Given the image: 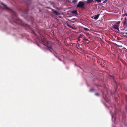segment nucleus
Returning a JSON list of instances; mask_svg holds the SVG:
<instances>
[{"instance_id": "nucleus-10", "label": "nucleus", "mask_w": 127, "mask_h": 127, "mask_svg": "<svg viewBox=\"0 0 127 127\" xmlns=\"http://www.w3.org/2000/svg\"><path fill=\"white\" fill-rule=\"evenodd\" d=\"M41 39L42 40V42H43V39H44V40L45 41V38H44V37L43 36H42V37H41Z\"/></svg>"}, {"instance_id": "nucleus-12", "label": "nucleus", "mask_w": 127, "mask_h": 127, "mask_svg": "<svg viewBox=\"0 0 127 127\" xmlns=\"http://www.w3.org/2000/svg\"><path fill=\"white\" fill-rule=\"evenodd\" d=\"M72 12L73 13H74L75 14H76V11H73Z\"/></svg>"}, {"instance_id": "nucleus-7", "label": "nucleus", "mask_w": 127, "mask_h": 127, "mask_svg": "<svg viewBox=\"0 0 127 127\" xmlns=\"http://www.w3.org/2000/svg\"><path fill=\"white\" fill-rule=\"evenodd\" d=\"M94 2L93 0H87V3H90Z\"/></svg>"}, {"instance_id": "nucleus-19", "label": "nucleus", "mask_w": 127, "mask_h": 127, "mask_svg": "<svg viewBox=\"0 0 127 127\" xmlns=\"http://www.w3.org/2000/svg\"><path fill=\"white\" fill-rule=\"evenodd\" d=\"M123 33L124 34H127V33H125V32H124V33Z\"/></svg>"}, {"instance_id": "nucleus-23", "label": "nucleus", "mask_w": 127, "mask_h": 127, "mask_svg": "<svg viewBox=\"0 0 127 127\" xmlns=\"http://www.w3.org/2000/svg\"><path fill=\"white\" fill-rule=\"evenodd\" d=\"M126 99L127 100V95L126 96Z\"/></svg>"}, {"instance_id": "nucleus-17", "label": "nucleus", "mask_w": 127, "mask_h": 127, "mask_svg": "<svg viewBox=\"0 0 127 127\" xmlns=\"http://www.w3.org/2000/svg\"><path fill=\"white\" fill-rule=\"evenodd\" d=\"M127 20V19L126 18H125V21H126Z\"/></svg>"}, {"instance_id": "nucleus-6", "label": "nucleus", "mask_w": 127, "mask_h": 127, "mask_svg": "<svg viewBox=\"0 0 127 127\" xmlns=\"http://www.w3.org/2000/svg\"><path fill=\"white\" fill-rule=\"evenodd\" d=\"M99 15H97L95 16L94 19L95 20H97L98 18Z\"/></svg>"}, {"instance_id": "nucleus-26", "label": "nucleus", "mask_w": 127, "mask_h": 127, "mask_svg": "<svg viewBox=\"0 0 127 127\" xmlns=\"http://www.w3.org/2000/svg\"><path fill=\"white\" fill-rule=\"evenodd\" d=\"M103 2L104 3V2Z\"/></svg>"}, {"instance_id": "nucleus-21", "label": "nucleus", "mask_w": 127, "mask_h": 127, "mask_svg": "<svg viewBox=\"0 0 127 127\" xmlns=\"http://www.w3.org/2000/svg\"><path fill=\"white\" fill-rule=\"evenodd\" d=\"M67 26H68V27H69V26H70V25H69V24H67Z\"/></svg>"}, {"instance_id": "nucleus-9", "label": "nucleus", "mask_w": 127, "mask_h": 127, "mask_svg": "<svg viewBox=\"0 0 127 127\" xmlns=\"http://www.w3.org/2000/svg\"><path fill=\"white\" fill-rule=\"evenodd\" d=\"M83 29L84 30L86 31H89V30L88 29L85 28H84Z\"/></svg>"}, {"instance_id": "nucleus-18", "label": "nucleus", "mask_w": 127, "mask_h": 127, "mask_svg": "<svg viewBox=\"0 0 127 127\" xmlns=\"http://www.w3.org/2000/svg\"><path fill=\"white\" fill-rule=\"evenodd\" d=\"M95 95H97V96H98V94H97V93H96L95 94Z\"/></svg>"}, {"instance_id": "nucleus-22", "label": "nucleus", "mask_w": 127, "mask_h": 127, "mask_svg": "<svg viewBox=\"0 0 127 127\" xmlns=\"http://www.w3.org/2000/svg\"><path fill=\"white\" fill-rule=\"evenodd\" d=\"M72 28V29H76L74 28L73 27V28Z\"/></svg>"}, {"instance_id": "nucleus-24", "label": "nucleus", "mask_w": 127, "mask_h": 127, "mask_svg": "<svg viewBox=\"0 0 127 127\" xmlns=\"http://www.w3.org/2000/svg\"><path fill=\"white\" fill-rule=\"evenodd\" d=\"M86 41H87L88 40L87 39H86Z\"/></svg>"}, {"instance_id": "nucleus-15", "label": "nucleus", "mask_w": 127, "mask_h": 127, "mask_svg": "<svg viewBox=\"0 0 127 127\" xmlns=\"http://www.w3.org/2000/svg\"><path fill=\"white\" fill-rule=\"evenodd\" d=\"M77 0H73L72 1V2H76V1Z\"/></svg>"}, {"instance_id": "nucleus-2", "label": "nucleus", "mask_w": 127, "mask_h": 127, "mask_svg": "<svg viewBox=\"0 0 127 127\" xmlns=\"http://www.w3.org/2000/svg\"><path fill=\"white\" fill-rule=\"evenodd\" d=\"M119 26V25L115 24L113 26V28L115 29H117L118 30H119V29L118 28V27Z\"/></svg>"}, {"instance_id": "nucleus-13", "label": "nucleus", "mask_w": 127, "mask_h": 127, "mask_svg": "<svg viewBox=\"0 0 127 127\" xmlns=\"http://www.w3.org/2000/svg\"><path fill=\"white\" fill-rule=\"evenodd\" d=\"M96 1H98V2H100L101 0H95Z\"/></svg>"}, {"instance_id": "nucleus-25", "label": "nucleus", "mask_w": 127, "mask_h": 127, "mask_svg": "<svg viewBox=\"0 0 127 127\" xmlns=\"http://www.w3.org/2000/svg\"><path fill=\"white\" fill-rule=\"evenodd\" d=\"M107 0H105V1H106Z\"/></svg>"}, {"instance_id": "nucleus-16", "label": "nucleus", "mask_w": 127, "mask_h": 127, "mask_svg": "<svg viewBox=\"0 0 127 127\" xmlns=\"http://www.w3.org/2000/svg\"><path fill=\"white\" fill-rule=\"evenodd\" d=\"M94 90L93 89H91L90 90V92H92Z\"/></svg>"}, {"instance_id": "nucleus-1", "label": "nucleus", "mask_w": 127, "mask_h": 127, "mask_svg": "<svg viewBox=\"0 0 127 127\" xmlns=\"http://www.w3.org/2000/svg\"><path fill=\"white\" fill-rule=\"evenodd\" d=\"M84 4L85 3L84 2L82 1H80L79 2L78 4L77 5V7L83 8V7Z\"/></svg>"}, {"instance_id": "nucleus-11", "label": "nucleus", "mask_w": 127, "mask_h": 127, "mask_svg": "<svg viewBox=\"0 0 127 127\" xmlns=\"http://www.w3.org/2000/svg\"><path fill=\"white\" fill-rule=\"evenodd\" d=\"M48 49L49 50H50V51H51L52 52V49L51 48V47H48Z\"/></svg>"}, {"instance_id": "nucleus-20", "label": "nucleus", "mask_w": 127, "mask_h": 127, "mask_svg": "<svg viewBox=\"0 0 127 127\" xmlns=\"http://www.w3.org/2000/svg\"><path fill=\"white\" fill-rule=\"evenodd\" d=\"M69 27H70V28H73V27H72L71 26H70H70H69Z\"/></svg>"}, {"instance_id": "nucleus-4", "label": "nucleus", "mask_w": 127, "mask_h": 127, "mask_svg": "<svg viewBox=\"0 0 127 127\" xmlns=\"http://www.w3.org/2000/svg\"><path fill=\"white\" fill-rule=\"evenodd\" d=\"M53 11L54 13L56 15H58L59 14V13L57 11H55L54 10H53Z\"/></svg>"}, {"instance_id": "nucleus-3", "label": "nucleus", "mask_w": 127, "mask_h": 127, "mask_svg": "<svg viewBox=\"0 0 127 127\" xmlns=\"http://www.w3.org/2000/svg\"><path fill=\"white\" fill-rule=\"evenodd\" d=\"M76 20H77V19H76L75 18H73L71 19V20H72V21L70 20V21L71 22L73 23H75V22H76L77 21Z\"/></svg>"}, {"instance_id": "nucleus-5", "label": "nucleus", "mask_w": 127, "mask_h": 127, "mask_svg": "<svg viewBox=\"0 0 127 127\" xmlns=\"http://www.w3.org/2000/svg\"><path fill=\"white\" fill-rule=\"evenodd\" d=\"M1 4L3 5L4 7L5 8L9 9L8 7L5 4H3L2 3H1Z\"/></svg>"}, {"instance_id": "nucleus-8", "label": "nucleus", "mask_w": 127, "mask_h": 127, "mask_svg": "<svg viewBox=\"0 0 127 127\" xmlns=\"http://www.w3.org/2000/svg\"><path fill=\"white\" fill-rule=\"evenodd\" d=\"M124 24L126 26V27L127 26V23L126 21H125L124 22Z\"/></svg>"}, {"instance_id": "nucleus-14", "label": "nucleus", "mask_w": 127, "mask_h": 127, "mask_svg": "<svg viewBox=\"0 0 127 127\" xmlns=\"http://www.w3.org/2000/svg\"><path fill=\"white\" fill-rule=\"evenodd\" d=\"M120 23V21H118L117 22L116 24H118V25H119V24Z\"/></svg>"}]
</instances>
